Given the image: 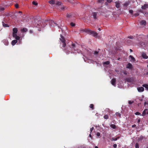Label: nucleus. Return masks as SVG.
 <instances>
[{"instance_id":"obj_1","label":"nucleus","mask_w":148,"mask_h":148,"mask_svg":"<svg viewBox=\"0 0 148 148\" xmlns=\"http://www.w3.org/2000/svg\"><path fill=\"white\" fill-rule=\"evenodd\" d=\"M60 39L61 42V44L60 45H62V47H65L66 46V40L64 37L61 34H60Z\"/></svg>"},{"instance_id":"obj_2","label":"nucleus","mask_w":148,"mask_h":148,"mask_svg":"<svg viewBox=\"0 0 148 148\" xmlns=\"http://www.w3.org/2000/svg\"><path fill=\"white\" fill-rule=\"evenodd\" d=\"M90 35H92L95 37H97L98 35V34L96 32L93 31H92L90 30L89 34Z\"/></svg>"},{"instance_id":"obj_3","label":"nucleus","mask_w":148,"mask_h":148,"mask_svg":"<svg viewBox=\"0 0 148 148\" xmlns=\"http://www.w3.org/2000/svg\"><path fill=\"white\" fill-rule=\"evenodd\" d=\"M48 22L49 25L50 27L54 26L55 24L56 25V24L54 23V22L52 20H49Z\"/></svg>"},{"instance_id":"obj_4","label":"nucleus","mask_w":148,"mask_h":148,"mask_svg":"<svg viewBox=\"0 0 148 148\" xmlns=\"http://www.w3.org/2000/svg\"><path fill=\"white\" fill-rule=\"evenodd\" d=\"M97 12H93L92 14V16H93L94 20L97 19V14H98Z\"/></svg>"},{"instance_id":"obj_5","label":"nucleus","mask_w":148,"mask_h":148,"mask_svg":"<svg viewBox=\"0 0 148 148\" xmlns=\"http://www.w3.org/2000/svg\"><path fill=\"white\" fill-rule=\"evenodd\" d=\"M148 114V110L147 109H145L143 111L142 114L141 115L142 116H145L146 114Z\"/></svg>"},{"instance_id":"obj_6","label":"nucleus","mask_w":148,"mask_h":148,"mask_svg":"<svg viewBox=\"0 0 148 148\" xmlns=\"http://www.w3.org/2000/svg\"><path fill=\"white\" fill-rule=\"evenodd\" d=\"M147 44H148V42H140V45L144 47H146L147 46Z\"/></svg>"},{"instance_id":"obj_7","label":"nucleus","mask_w":148,"mask_h":148,"mask_svg":"<svg viewBox=\"0 0 148 148\" xmlns=\"http://www.w3.org/2000/svg\"><path fill=\"white\" fill-rule=\"evenodd\" d=\"M137 89L139 92H142L144 91V89L143 87H138L137 88Z\"/></svg>"},{"instance_id":"obj_8","label":"nucleus","mask_w":148,"mask_h":148,"mask_svg":"<svg viewBox=\"0 0 148 148\" xmlns=\"http://www.w3.org/2000/svg\"><path fill=\"white\" fill-rule=\"evenodd\" d=\"M142 56L143 58L145 59H147L148 58V57L146 53L144 52H143L142 53Z\"/></svg>"},{"instance_id":"obj_9","label":"nucleus","mask_w":148,"mask_h":148,"mask_svg":"<svg viewBox=\"0 0 148 148\" xmlns=\"http://www.w3.org/2000/svg\"><path fill=\"white\" fill-rule=\"evenodd\" d=\"M126 81L128 82H132L133 81L132 77H129L126 79Z\"/></svg>"},{"instance_id":"obj_10","label":"nucleus","mask_w":148,"mask_h":148,"mask_svg":"<svg viewBox=\"0 0 148 148\" xmlns=\"http://www.w3.org/2000/svg\"><path fill=\"white\" fill-rule=\"evenodd\" d=\"M116 79L115 78H113L111 80V84L114 86H116Z\"/></svg>"},{"instance_id":"obj_11","label":"nucleus","mask_w":148,"mask_h":148,"mask_svg":"<svg viewBox=\"0 0 148 148\" xmlns=\"http://www.w3.org/2000/svg\"><path fill=\"white\" fill-rule=\"evenodd\" d=\"M90 29H81V31H82L83 32H85L87 33L88 34H89V33L90 32Z\"/></svg>"},{"instance_id":"obj_12","label":"nucleus","mask_w":148,"mask_h":148,"mask_svg":"<svg viewBox=\"0 0 148 148\" xmlns=\"http://www.w3.org/2000/svg\"><path fill=\"white\" fill-rule=\"evenodd\" d=\"M115 6L117 8H120V3L119 1H116L115 2Z\"/></svg>"},{"instance_id":"obj_13","label":"nucleus","mask_w":148,"mask_h":148,"mask_svg":"<svg viewBox=\"0 0 148 148\" xmlns=\"http://www.w3.org/2000/svg\"><path fill=\"white\" fill-rule=\"evenodd\" d=\"M13 32L12 35L14 34H16L17 33L18 30L16 28H14L13 29Z\"/></svg>"},{"instance_id":"obj_14","label":"nucleus","mask_w":148,"mask_h":148,"mask_svg":"<svg viewBox=\"0 0 148 148\" xmlns=\"http://www.w3.org/2000/svg\"><path fill=\"white\" fill-rule=\"evenodd\" d=\"M141 8L144 10H145L146 8H148V4H145L143 5L142 6Z\"/></svg>"},{"instance_id":"obj_15","label":"nucleus","mask_w":148,"mask_h":148,"mask_svg":"<svg viewBox=\"0 0 148 148\" xmlns=\"http://www.w3.org/2000/svg\"><path fill=\"white\" fill-rule=\"evenodd\" d=\"M3 43L4 44L6 45H8L9 44V42L8 40L6 39H4L3 40Z\"/></svg>"},{"instance_id":"obj_16","label":"nucleus","mask_w":148,"mask_h":148,"mask_svg":"<svg viewBox=\"0 0 148 148\" xmlns=\"http://www.w3.org/2000/svg\"><path fill=\"white\" fill-rule=\"evenodd\" d=\"M72 14L71 13H68L66 14V17L67 18H70L72 17Z\"/></svg>"},{"instance_id":"obj_17","label":"nucleus","mask_w":148,"mask_h":148,"mask_svg":"<svg viewBox=\"0 0 148 148\" xmlns=\"http://www.w3.org/2000/svg\"><path fill=\"white\" fill-rule=\"evenodd\" d=\"M13 37L15 38L16 40H18L20 39V37L18 36H17L16 34H14L13 35Z\"/></svg>"},{"instance_id":"obj_18","label":"nucleus","mask_w":148,"mask_h":148,"mask_svg":"<svg viewBox=\"0 0 148 148\" xmlns=\"http://www.w3.org/2000/svg\"><path fill=\"white\" fill-rule=\"evenodd\" d=\"M129 57L131 59V61L132 62H134L136 60H135V58L133 56H132L130 55V56Z\"/></svg>"},{"instance_id":"obj_19","label":"nucleus","mask_w":148,"mask_h":148,"mask_svg":"<svg viewBox=\"0 0 148 148\" xmlns=\"http://www.w3.org/2000/svg\"><path fill=\"white\" fill-rule=\"evenodd\" d=\"M17 42V40H14L12 41L11 44L12 45H14Z\"/></svg>"},{"instance_id":"obj_20","label":"nucleus","mask_w":148,"mask_h":148,"mask_svg":"<svg viewBox=\"0 0 148 148\" xmlns=\"http://www.w3.org/2000/svg\"><path fill=\"white\" fill-rule=\"evenodd\" d=\"M146 22L145 20H142L140 22V24L141 25H145L146 24Z\"/></svg>"},{"instance_id":"obj_21","label":"nucleus","mask_w":148,"mask_h":148,"mask_svg":"<svg viewBox=\"0 0 148 148\" xmlns=\"http://www.w3.org/2000/svg\"><path fill=\"white\" fill-rule=\"evenodd\" d=\"M132 67V64L130 63H129L127 65V68L129 69H131Z\"/></svg>"},{"instance_id":"obj_22","label":"nucleus","mask_w":148,"mask_h":148,"mask_svg":"<svg viewBox=\"0 0 148 148\" xmlns=\"http://www.w3.org/2000/svg\"><path fill=\"white\" fill-rule=\"evenodd\" d=\"M71 46L73 49H74V50H76L75 49V44L72 43Z\"/></svg>"},{"instance_id":"obj_23","label":"nucleus","mask_w":148,"mask_h":148,"mask_svg":"<svg viewBox=\"0 0 148 148\" xmlns=\"http://www.w3.org/2000/svg\"><path fill=\"white\" fill-rule=\"evenodd\" d=\"M129 1H127L125 2L123 4V5L124 7H127V6L129 4Z\"/></svg>"},{"instance_id":"obj_24","label":"nucleus","mask_w":148,"mask_h":148,"mask_svg":"<svg viewBox=\"0 0 148 148\" xmlns=\"http://www.w3.org/2000/svg\"><path fill=\"white\" fill-rule=\"evenodd\" d=\"M142 86L144 87L147 89V90H148V84H143L142 85Z\"/></svg>"},{"instance_id":"obj_25","label":"nucleus","mask_w":148,"mask_h":148,"mask_svg":"<svg viewBox=\"0 0 148 148\" xmlns=\"http://www.w3.org/2000/svg\"><path fill=\"white\" fill-rule=\"evenodd\" d=\"M2 24L3 26L4 27H9V25L6 24H5L3 22H2Z\"/></svg>"},{"instance_id":"obj_26","label":"nucleus","mask_w":148,"mask_h":148,"mask_svg":"<svg viewBox=\"0 0 148 148\" xmlns=\"http://www.w3.org/2000/svg\"><path fill=\"white\" fill-rule=\"evenodd\" d=\"M110 127L113 129H116V126L114 124H111L110 125Z\"/></svg>"},{"instance_id":"obj_27","label":"nucleus","mask_w":148,"mask_h":148,"mask_svg":"<svg viewBox=\"0 0 148 148\" xmlns=\"http://www.w3.org/2000/svg\"><path fill=\"white\" fill-rule=\"evenodd\" d=\"M49 2L50 4H53L55 3V1L53 0H51L49 1Z\"/></svg>"},{"instance_id":"obj_28","label":"nucleus","mask_w":148,"mask_h":148,"mask_svg":"<svg viewBox=\"0 0 148 148\" xmlns=\"http://www.w3.org/2000/svg\"><path fill=\"white\" fill-rule=\"evenodd\" d=\"M116 115V116H119V118H121V114L120 113H119L118 112H116L115 113Z\"/></svg>"},{"instance_id":"obj_29","label":"nucleus","mask_w":148,"mask_h":148,"mask_svg":"<svg viewBox=\"0 0 148 148\" xmlns=\"http://www.w3.org/2000/svg\"><path fill=\"white\" fill-rule=\"evenodd\" d=\"M119 138V137H117L116 138H112L111 139V140H114V141H116Z\"/></svg>"},{"instance_id":"obj_30","label":"nucleus","mask_w":148,"mask_h":148,"mask_svg":"<svg viewBox=\"0 0 148 148\" xmlns=\"http://www.w3.org/2000/svg\"><path fill=\"white\" fill-rule=\"evenodd\" d=\"M103 118L105 119H108L109 116L107 114H106L103 116Z\"/></svg>"},{"instance_id":"obj_31","label":"nucleus","mask_w":148,"mask_h":148,"mask_svg":"<svg viewBox=\"0 0 148 148\" xmlns=\"http://www.w3.org/2000/svg\"><path fill=\"white\" fill-rule=\"evenodd\" d=\"M110 64V62L109 61H107L106 62H105L103 63V64H106V65H108Z\"/></svg>"},{"instance_id":"obj_32","label":"nucleus","mask_w":148,"mask_h":148,"mask_svg":"<svg viewBox=\"0 0 148 148\" xmlns=\"http://www.w3.org/2000/svg\"><path fill=\"white\" fill-rule=\"evenodd\" d=\"M55 4L57 5H61V3L59 1H57Z\"/></svg>"},{"instance_id":"obj_33","label":"nucleus","mask_w":148,"mask_h":148,"mask_svg":"<svg viewBox=\"0 0 148 148\" xmlns=\"http://www.w3.org/2000/svg\"><path fill=\"white\" fill-rule=\"evenodd\" d=\"M89 107L90 108H92V110H93L94 109V105L93 104H90V105Z\"/></svg>"},{"instance_id":"obj_34","label":"nucleus","mask_w":148,"mask_h":148,"mask_svg":"<svg viewBox=\"0 0 148 148\" xmlns=\"http://www.w3.org/2000/svg\"><path fill=\"white\" fill-rule=\"evenodd\" d=\"M70 25L72 27H74L75 25V24L73 22H71L70 23Z\"/></svg>"},{"instance_id":"obj_35","label":"nucleus","mask_w":148,"mask_h":148,"mask_svg":"<svg viewBox=\"0 0 148 148\" xmlns=\"http://www.w3.org/2000/svg\"><path fill=\"white\" fill-rule=\"evenodd\" d=\"M32 3L33 4L35 5H38V3L37 2H35V1H33L32 2Z\"/></svg>"},{"instance_id":"obj_36","label":"nucleus","mask_w":148,"mask_h":148,"mask_svg":"<svg viewBox=\"0 0 148 148\" xmlns=\"http://www.w3.org/2000/svg\"><path fill=\"white\" fill-rule=\"evenodd\" d=\"M135 148H139V144L138 143H136Z\"/></svg>"},{"instance_id":"obj_37","label":"nucleus","mask_w":148,"mask_h":148,"mask_svg":"<svg viewBox=\"0 0 148 148\" xmlns=\"http://www.w3.org/2000/svg\"><path fill=\"white\" fill-rule=\"evenodd\" d=\"M27 31V29L26 28H24L23 29L22 31L24 32H26Z\"/></svg>"},{"instance_id":"obj_38","label":"nucleus","mask_w":148,"mask_h":148,"mask_svg":"<svg viewBox=\"0 0 148 148\" xmlns=\"http://www.w3.org/2000/svg\"><path fill=\"white\" fill-rule=\"evenodd\" d=\"M135 114L136 115H141V114L139 112H136L135 113Z\"/></svg>"},{"instance_id":"obj_39","label":"nucleus","mask_w":148,"mask_h":148,"mask_svg":"<svg viewBox=\"0 0 148 148\" xmlns=\"http://www.w3.org/2000/svg\"><path fill=\"white\" fill-rule=\"evenodd\" d=\"M139 14L138 13H135L134 14V16L136 17L138 16H139Z\"/></svg>"},{"instance_id":"obj_40","label":"nucleus","mask_w":148,"mask_h":148,"mask_svg":"<svg viewBox=\"0 0 148 148\" xmlns=\"http://www.w3.org/2000/svg\"><path fill=\"white\" fill-rule=\"evenodd\" d=\"M134 102V101H128V103L130 104H132Z\"/></svg>"},{"instance_id":"obj_41","label":"nucleus","mask_w":148,"mask_h":148,"mask_svg":"<svg viewBox=\"0 0 148 148\" xmlns=\"http://www.w3.org/2000/svg\"><path fill=\"white\" fill-rule=\"evenodd\" d=\"M104 0H98L97 2L99 3H101Z\"/></svg>"},{"instance_id":"obj_42","label":"nucleus","mask_w":148,"mask_h":148,"mask_svg":"<svg viewBox=\"0 0 148 148\" xmlns=\"http://www.w3.org/2000/svg\"><path fill=\"white\" fill-rule=\"evenodd\" d=\"M99 53V51H95L94 53V54H95V55H97V54Z\"/></svg>"},{"instance_id":"obj_43","label":"nucleus","mask_w":148,"mask_h":148,"mask_svg":"<svg viewBox=\"0 0 148 148\" xmlns=\"http://www.w3.org/2000/svg\"><path fill=\"white\" fill-rule=\"evenodd\" d=\"M129 13L130 14H132L133 13V10H129Z\"/></svg>"},{"instance_id":"obj_44","label":"nucleus","mask_w":148,"mask_h":148,"mask_svg":"<svg viewBox=\"0 0 148 148\" xmlns=\"http://www.w3.org/2000/svg\"><path fill=\"white\" fill-rule=\"evenodd\" d=\"M128 38L130 39H132L133 38V37L132 36H129L128 37Z\"/></svg>"},{"instance_id":"obj_45","label":"nucleus","mask_w":148,"mask_h":148,"mask_svg":"<svg viewBox=\"0 0 148 148\" xmlns=\"http://www.w3.org/2000/svg\"><path fill=\"white\" fill-rule=\"evenodd\" d=\"M66 8V7L65 6H62L61 8V9H62V10H64L65 9V8Z\"/></svg>"},{"instance_id":"obj_46","label":"nucleus","mask_w":148,"mask_h":148,"mask_svg":"<svg viewBox=\"0 0 148 148\" xmlns=\"http://www.w3.org/2000/svg\"><path fill=\"white\" fill-rule=\"evenodd\" d=\"M15 7L16 8H18V4H16L15 5Z\"/></svg>"},{"instance_id":"obj_47","label":"nucleus","mask_w":148,"mask_h":148,"mask_svg":"<svg viewBox=\"0 0 148 148\" xmlns=\"http://www.w3.org/2000/svg\"><path fill=\"white\" fill-rule=\"evenodd\" d=\"M5 9L3 7H0V10H1L3 11Z\"/></svg>"},{"instance_id":"obj_48","label":"nucleus","mask_w":148,"mask_h":148,"mask_svg":"<svg viewBox=\"0 0 148 148\" xmlns=\"http://www.w3.org/2000/svg\"><path fill=\"white\" fill-rule=\"evenodd\" d=\"M93 129H94L93 127H92L90 128V133H91V132H92V130H93Z\"/></svg>"},{"instance_id":"obj_49","label":"nucleus","mask_w":148,"mask_h":148,"mask_svg":"<svg viewBox=\"0 0 148 148\" xmlns=\"http://www.w3.org/2000/svg\"><path fill=\"white\" fill-rule=\"evenodd\" d=\"M96 135L97 136H100V133L99 132H97Z\"/></svg>"},{"instance_id":"obj_50","label":"nucleus","mask_w":148,"mask_h":148,"mask_svg":"<svg viewBox=\"0 0 148 148\" xmlns=\"http://www.w3.org/2000/svg\"><path fill=\"white\" fill-rule=\"evenodd\" d=\"M107 1L108 2L110 3L112 1V0H107Z\"/></svg>"},{"instance_id":"obj_51","label":"nucleus","mask_w":148,"mask_h":148,"mask_svg":"<svg viewBox=\"0 0 148 148\" xmlns=\"http://www.w3.org/2000/svg\"><path fill=\"white\" fill-rule=\"evenodd\" d=\"M117 145L116 144H114L113 145V147H117Z\"/></svg>"},{"instance_id":"obj_52","label":"nucleus","mask_w":148,"mask_h":148,"mask_svg":"<svg viewBox=\"0 0 148 148\" xmlns=\"http://www.w3.org/2000/svg\"><path fill=\"white\" fill-rule=\"evenodd\" d=\"M18 13L19 14H21L20 15L22 17L21 15L22 14V13L21 11H19L18 12Z\"/></svg>"},{"instance_id":"obj_53","label":"nucleus","mask_w":148,"mask_h":148,"mask_svg":"<svg viewBox=\"0 0 148 148\" xmlns=\"http://www.w3.org/2000/svg\"><path fill=\"white\" fill-rule=\"evenodd\" d=\"M140 119H138V121H137V123H139L140 122Z\"/></svg>"},{"instance_id":"obj_54","label":"nucleus","mask_w":148,"mask_h":148,"mask_svg":"<svg viewBox=\"0 0 148 148\" xmlns=\"http://www.w3.org/2000/svg\"><path fill=\"white\" fill-rule=\"evenodd\" d=\"M136 126V125L135 124H134L132 126V127H135Z\"/></svg>"},{"instance_id":"obj_55","label":"nucleus","mask_w":148,"mask_h":148,"mask_svg":"<svg viewBox=\"0 0 148 148\" xmlns=\"http://www.w3.org/2000/svg\"><path fill=\"white\" fill-rule=\"evenodd\" d=\"M139 11H140V12H141V13H143V10H139Z\"/></svg>"},{"instance_id":"obj_56","label":"nucleus","mask_w":148,"mask_h":148,"mask_svg":"<svg viewBox=\"0 0 148 148\" xmlns=\"http://www.w3.org/2000/svg\"><path fill=\"white\" fill-rule=\"evenodd\" d=\"M148 14L147 12H145V14Z\"/></svg>"},{"instance_id":"obj_57","label":"nucleus","mask_w":148,"mask_h":148,"mask_svg":"<svg viewBox=\"0 0 148 148\" xmlns=\"http://www.w3.org/2000/svg\"><path fill=\"white\" fill-rule=\"evenodd\" d=\"M105 5H108V3H106V2L105 3Z\"/></svg>"},{"instance_id":"obj_58","label":"nucleus","mask_w":148,"mask_h":148,"mask_svg":"<svg viewBox=\"0 0 148 148\" xmlns=\"http://www.w3.org/2000/svg\"><path fill=\"white\" fill-rule=\"evenodd\" d=\"M98 29L99 31H100L101 30V29L100 28H99Z\"/></svg>"},{"instance_id":"obj_59","label":"nucleus","mask_w":148,"mask_h":148,"mask_svg":"<svg viewBox=\"0 0 148 148\" xmlns=\"http://www.w3.org/2000/svg\"><path fill=\"white\" fill-rule=\"evenodd\" d=\"M130 52H132V49H130Z\"/></svg>"},{"instance_id":"obj_60","label":"nucleus","mask_w":148,"mask_h":148,"mask_svg":"<svg viewBox=\"0 0 148 148\" xmlns=\"http://www.w3.org/2000/svg\"><path fill=\"white\" fill-rule=\"evenodd\" d=\"M89 136L90 137H92V136H91V134H89Z\"/></svg>"},{"instance_id":"obj_61","label":"nucleus","mask_w":148,"mask_h":148,"mask_svg":"<svg viewBox=\"0 0 148 148\" xmlns=\"http://www.w3.org/2000/svg\"><path fill=\"white\" fill-rule=\"evenodd\" d=\"M127 41L129 42H130V41H131V40H128Z\"/></svg>"},{"instance_id":"obj_62","label":"nucleus","mask_w":148,"mask_h":148,"mask_svg":"<svg viewBox=\"0 0 148 148\" xmlns=\"http://www.w3.org/2000/svg\"><path fill=\"white\" fill-rule=\"evenodd\" d=\"M30 33H32V31H31V30H30Z\"/></svg>"},{"instance_id":"obj_63","label":"nucleus","mask_w":148,"mask_h":148,"mask_svg":"<svg viewBox=\"0 0 148 148\" xmlns=\"http://www.w3.org/2000/svg\"><path fill=\"white\" fill-rule=\"evenodd\" d=\"M95 148H98V147L97 146H96L95 147Z\"/></svg>"},{"instance_id":"obj_64","label":"nucleus","mask_w":148,"mask_h":148,"mask_svg":"<svg viewBox=\"0 0 148 148\" xmlns=\"http://www.w3.org/2000/svg\"><path fill=\"white\" fill-rule=\"evenodd\" d=\"M146 74H147V75H148V72H147L146 73Z\"/></svg>"}]
</instances>
